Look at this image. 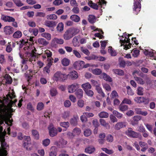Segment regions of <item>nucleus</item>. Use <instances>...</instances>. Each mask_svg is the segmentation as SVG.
Instances as JSON below:
<instances>
[{
    "label": "nucleus",
    "instance_id": "de8ad7c7",
    "mask_svg": "<svg viewBox=\"0 0 156 156\" xmlns=\"http://www.w3.org/2000/svg\"><path fill=\"white\" fill-rule=\"evenodd\" d=\"M91 133L92 131L89 129H87L84 131V135L86 136H90Z\"/></svg>",
    "mask_w": 156,
    "mask_h": 156
},
{
    "label": "nucleus",
    "instance_id": "e2e57ef3",
    "mask_svg": "<svg viewBox=\"0 0 156 156\" xmlns=\"http://www.w3.org/2000/svg\"><path fill=\"white\" fill-rule=\"evenodd\" d=\"M127 89V93L129 95H133L134 93L132 90L131 89L130 87L129 86H127L126 87Z\"/></svg>",
    "mask_w": 156,
    "mask_h": 156
},
{
    "label": "nucleus",
    "instance_id": "f8f14e48",
    "mask_svg": "<svg viewBox=\"0 0 156 156\" xmlns=\"http://www.w3.org/2000/svg\"><path fill=\"white\" fill-rule=\"evenodd\" d=\"M66 76L67 80V79L68 77H69L72 80H75L76 79L78 78L79 76L78 73L75 71L70 72L68 74L66 75Z\"/></svg>",
    "mask_w": 156,
    "mask_h": 156
},
{
    "label": "nucleus",
    "instance_id": "864d4df0",
    "mask_svg": "<svg viewBox=\"0 0 156 156\" xmlns=\"http://www.w3.org/2000/svg\"><path fill=\"white\" fill-rule=\"evenodd\" d=\"M73 133L75 136L79 135L81 132V130L80 128H75L73 130Z\"/></svg>",
    "mask_w": 156,
    "mask_h": 156
},
{
    "label": "nucleus",
    "instance_id": "ea45409f",
    "mask_svg": "<svg viewBox=\"0 0 156 156\" xmlns=\"http://www.w3.org/2000/svg\"><path fill=\"white\" fill-rule=\"evenodd\" d=\"M22 35V33L20 31H17L13 34V37L14 38H20Z\"/></svg>",
    "mask_w": 156,
    "mask_h": 156
},
{
    "label": "nucleus",
    "instance_id": "9d476101",
    "mask_svg": "<svg viewBox=\"0 0 156 156\" xmlns=\"http://www.w3.org/2000/svg\"><path fill=\"white\" fill-rule=\"evenodd\" d=\"M84 62L82 61H76L73 64L74 68L76 69L80 70L84 68Z\"/></svg>",
    "mask_w": 156,
    "mask_h": 156
},
{
    "label": "nucleus",
    "instance_id": "13d9d810",
    "mask_svg": "<svg viewBox=\"0 0 156 156\" xmlns=\"http://www.w3.org/2000/svg\"><path fill=\"white\" fill-rule=\"evenodd\" d=\"M142 103H143L144 105L148 104L150 101L149 98H148L142 97Z\"/></svg>",
    "mask_w": 156,
    "mask_h": 156
},
{
    "label": "nucleus",
    "instance_id": "3c124183",
    "mask_svg": "<svg viewBox=\"0 0 156 156\" xmlns=\"http://www.w3.org/2000/svg\"><path fill=\"white\" fill-rule=\"evenodd\" d=\"M12 1L17 6L21 7L24 5L20 0H12Z\"/></svg>",
    "mask_w": 156,
    "mask_h": 156
},
{
    "label": "nucleus",
    "instance_id": "4468645a",
    "mask_svg": "<svg viewBox=\"0 0 156 156\" xmlns=\"http://www.w3.org/2000/svg\"><path fill=\"white\" fill-rule=\"evenodd\" d=\"M1 19L5 22H14L15 21V19L13 17L4 15H2Z\"/></svg>",
    "mask_w": 156,
    "mask_h": 156
},
{
    "label": "nucleus",
    "instance_id": "a18cd8bd",
    "mask_svg": "<svg viewBox=\"0 0 156 156\" xmlns=\"http://www.w3.org/2000/svg\"><path fill=\"white\" fill-rule=\"evenodd\" d=\"M103 88L107 91H110L111 90V88L109 84L105 83L102 84Z\"/></svg>",
    "mask_w": 156,
    "mask_h": 156
},
{
    "label": "nucleus",
    "instance_id": "774afa93",
    "mask_svg": "<svg viewBox=\"0 0 156 156\" xmlns=\"http://www.w3.org/2000/svg\"><path fill=\"white\" fill-rule=\"evenodd\" d=\"M142 97H136L134 99V101L138 104L142 103Z\"/></svg>",
    "mask_w": 156,
    "mask_h": 156
},
{
    "label": "nucleus",
    "instance_id": "0eeeda50",
    "mask_svg": "<svg viewBox=\"0 0 156 156\" xmlns=\"http://www.w3.org/2000/svg\"><path fill=\"white\" fill-rule=\"evenodd\" d=\"M79 87V84L77 83H74L69 85L68 86V92L70 93H73L76 91Z\"/></svg>",
    "mask_w": 156,
    "mask_h": 156
},
{
    "label": "nucleus",
    "instance_id": "72a5a7b5",
    "mask_svg": "<svg viewBox=\"0 0 156 156\" xmlns=\"http://www.w3.org/2000/svg\"><path fill=\"white\" fill-rule=\"evenodd\" d=\"M144 89L141 87H138L136 90V93L140 96L143 95L144 94Z\"/></svg>",
    "mask_w": 156,
    "mask_h": 156
},
{
    "label": "nucleus",
    "instance_id": "58836bf2",
    "mask_svg": "<svg viewBox=\"0 0 156 156\" xmlns=\"http://www.w3.org/2000/svg\"><path fill=\"white\" fill-rule=\"evenodd\" d=\"M122 103H121L119 107V109L122 112L125 111L128 109V107L126 105H123Z\"/></svg>",
    "mask_w": 156,
    "mask_h": 156
},
{
    "label": "nucleus",
    "instance_id": "5701e85b",
    "mask_svg": "<svg viewBox=\"0 0 156 156\" xmlns=\"http://www.w3.org/2000/svg\"><path fill=\"white\" fill-rule=\"evenodd\" d=\"M85 150V152L89 154H91L94 151L95 148L93 146H90L86 148Z\"/></svg>",
    "mask_w": 156,
    "mask_h": 156
},
{
    "label": "nucleus",
    "instance_id": "37998d69",
    "mask_svg": "<svg viewBox=\"0 0 156 156\" xmlns=\"http://www.w3.org/2000/svg\"><path fill=\"white\" fill-rule=\"evenodd\" d=\"M32 135L34 138L38 139L39 138V135L38 132L36 130H33L32 131Z\"/></svg>",
    "mask_w": 156,
    "mask_h": 156
},
{
    "label": "nucleus",
    "instance_id": "8fccbe9b",
    "mask_svg": "<svg viewBox=\"0 0 156 156\" xmlns=\"http://www.w3.org/2000/svg\"><path fill=\"white\" fill-rule=\"evenodd\" d=\"M140 51L139 50L136 49H134L132 53L133 56L134 57H137L139 55Z\"/></svg>",
    "mask_w": 156,
    "mask_h": 156
},
{
    "label": "nucleus",
    "instance_id": "412c9836",
    "mask_svg": "<svg viewBox=\"0 0 156 156\" xmlns=\"http://www.w3.org/2000/svg\"><path fill=\"white\" fill-rule=\"evenodd\" d=\"M44 24L47 27H53L56 25V23L54 21L48 20L45 22Z\"/></svg>",
    "mask_w": 156,
    "mask_h": 156
},
{
    "label": "nucleus",
    "instance_id": "a878e982",
    "mask_svg": "<svg viewBox=\"0 0 156 156\" xmlns=\"http://www.w3.org/2000/svg\"><path fill=\"white\" fill-rule=\"evenodd\" d=\"M79 37L77 36L74 37L73 40V44L75 47H78L80 45V43L78 41Z\"/></svg>",
    "mask_w": 156,
    "mask_h": 156
},
{
    "label": "nucleus",
    "instance_id": "c9c22d12",
    "mask_svg": "<svg viewBox=\"0 0 156 156\" xmlns=\"http://www.w3.org/2000/svg\"><path fill=\"white\" fill-rule=\"evenodd\" d=\"M70 19L76 22H78L80 20V17L76 15H72L70 17Z\"/></svg>",
    "mask_w": 156,
    "mask_h": 156
},
{
    "label": "nucleus",
    "instance_id": "cd10ccee",
    "mask_svg": "<svg viewBox=\"0 0 156 156\" xmlns=\"http://www.w3.org/2000/svg\"><path fill=\"white\" fill-rule=\"evenodd\" d=\"M57 149L56 147L53 146L51 147V150L52 151L49 153L50 156H56L57 155V152L55 151Z\"/></svg>",
    "mask_w": 156,
    "mask_h": 156
},
{
    "label": "nucleus",
    "instance_id": "aec40b11",
    "mask_svg": "<svg viewBox=\"0 0 156 156\" xmlns=\"http://www.w3.org/2000/svg\"><path fill=\"white\" fill-rule=\"evenodd\" d=\"M23 146L27 151H31L32 149V147L30 142H24L23 144Z\"/></svg>",
    "mask_w": 156,
    "mask_h": 156
},
{
    "label": "nucleus",
    "instance_id": "a19ab883",
    "mask_svg": "<svg viewBox=\"0 0 156 156\" xmlns=\"http://www.w3.org/2000/svg\"><path fill=\"white\" fill-rule=\"evenodd\" d=\"M63 29L64 25L63 23L62 22L59 23L57 27L58 31L59 32H61L63 30Z\"/></svg>",
    "mask_w": 156,
    "mask_h": 156
},
{
    "label": "nucleus",
    "instance_id": "dca6fc26",
    "mask_svg": "<svg viewBox=\"0 0 156 156\" xmlns=\"http://www.w3.org/2000/svg\"><path fill=\"white\" fill-rule=\"evenodd\" d=\"M73 36L69 29L67 30L63 35V37L65 40H68L71 39Z\"/></svg>",
    "mask_w": 156,
    "mask_h": 156
},
{
    "label": "nucleus",
    "instance_id": "39448f33",
    "mask_svg": "<svg viewBox=\"0 0 156 156\" xmlns=\"http://www.w3.org/2000/svg\"><path fill=\"white\" fill-rule=\"evenodd\" d=\"M2 148H0V156H6L7 155L6 150L8 145L5 142V139L2 138L0 141Z\"/></svg>",
    "mask_w": 156,
    "mask_h": 156
},
{
    "label": "nucleus",
    "instance_id": "69168bd1",
    "mask_svg": "<svg viewBox=\"0 0 156 156\" xmlns=\"http://www.w3.org/2000/svg\"><path fill=\"white\" fill-rule=\"evenodd\" d=\"M87 117L86 115L84 114V112L83 113V115L80 117V120L83 122H85L87 121Z\"/></svg>",
    "mask_w": 156,
    "mask_h": 156
},
{
    "label": "nucleus",
    "instance_id": "1a4fd4ad",
    "mask_svg": "<svg viewBox=\"0 0 156 156\" xmlns=\"http://www.w3.org/2000/svg\"><path fill=\"white\" fill-rule=\"evenodd\" d=\"M49 135L51 137H53L56 136L57 133V129L55 128L52 124H50L48 127Z\"/></svg>",
    "mask_w": 156,
    "mask_h": 156
},
{
    "label": "nucleus",
    "instance_id": "b1692460",
    "mask_svg": "<svg viewBox=\"0 0 156 156\" xmlns=\"http://www.w3.org/2000/svg\"><path fill=\"white\" fill-rule=\"evenodd\" d=\"M75 94L78 98L80 99L83 97V91L81 89H78L76 92Z\"/></svg>",
    "mask_w": 156,
    "mask_h": 156
},
{
    "label": "nucleus",
    "instance_id": "2f4dec72",
    "mask_svg": "<svg viewBox=\"0 0 156 156\" xmlns=\"http://www.w3.org/2000/svg\"><path fill=\"white\" fill-rule=\"evenodd\" d=\"M37 42L39 44L43 45H46L48 43L45 39L43 38H39L38 39Z\"/></svg>",
    "mask_w": 156,
    "mask_h": 156
},
{
    "label": "nucleus",
    "instance_id": "f704fd0d",
    "mask_svg": "<svg viewBox=\"0 0 156 156\" xmlns=\"http://www.w3.org/2000/svg\"><path fill=\"white\" fill-rule=\"evenodd\" d=\"M134 78L135 80L139 84L143 85L145 83L144 81L140 77L134 76Z\"/></svg>",
    "mask_w": 156,
    "mask_h": 156
},
{
    "label": "nucleus",
    "instance_id": "ddd939ff",
    "mask_svg": "<svg viewBox=\"0 0 156 156\" xmlns=\"http://www.w3.org/2000/svg\"><path fill=\"white\" fill-rule=\"evenodd\" d=\"M64 43V40L61 38L55 37L52 39L51 41V44L53 45H55L57 44H62Z\"/></svg>",
    "mask_w": 156,
    "mask_h": 156
},
{
    "label": "nucleus",
    "instance_id": "680f3d73",
    "mask_svg": "<svg viewBox=\"0 0 156 156\" xmlns=\"http://www.w3.org/2000/svg\"><path fill=\"white\" fill-rule=\"evenodd\" d=\"M113 113L114 115L119 119H121L122 117V114L115 110H114L113 111Z\"/></svg>",
    "mask_w": 156,
    "mask_h": 156
},
{
    "label": "nucleus",
    "instance_id": "bf43d9fd",
    "mask_svg": "<svg viewBox=\"0 0 156 156\" xmlns=\"http://www.w3.org/2000/svg\"><path fill=\"white\" fill-rule=\"evenodd\" d=\"M47 18L48 20H55L57 19V16L54 14H50L48 15L47 16Z\"/></svg>",
    "mask_w": 156,
    "mask_h": 156
},
{
    "label": "nucleus",
    "instance_id": "5fc2aeb1",
    "mask_svg": "<svg viewBox=\"0 0 156 156\" xmlns=\"http://www.w3.org/2000/svg\"><path fill=\"white\" fill-rule=\"evenodd\" d=\"M44 108V105L42 102H39L37 105V109L38 111L42 110Z\"/></svg>",
    "mask_w": 156,
    "mask_h": 156
},
{
    "label": "nucleus",
    "instance_id": "393cba45",
    "mask_svg": "<svg viewBox=\"0 0 156 156\" xmlns=\"http://www.w3.org/2000/svg\"><path fill=\"white\" fill-rule=\"evenodd\" d=\"M73 36L78 34L80 31L79 29L76 28H72L69 29Z\"/></svg>",
    "mask_w": 156,
    "mask_h": 156
},
{
    "label": "nucleus",
    "instance_id": "f03ea898",
    "mask_svg": "<svg viewBox=\"0 0 156 156\" xmlns=\"http://www.w3.org/2000/svg\"><path fill=\"white\" fill-rule=\"evenodd\" d=\"M20 46L25 45L24 50L25 51V53L27 58V59L22 60V63L23 65H26L28 60L33 64L37 57L35 48L32 46L30 43L28 42V40L23 39L20 41Z\"/></svg>",
    "mask_w": 156,
    "mask_h": 156
},
{
    "label": "nucleus",
    "instance_id": "20e7f679",
    "mask_svg": "<svg viewBox=\"0 0 156 156\" xmlns=\"http://www.w3.org/2000/svg\"><path fill=\"white\" fill-rule=\"evenodd\" d=\"M52 79L56 82H64L67 80L66 74L60 71H57L54 74Z\"/></svg>",
    "mask_w": 156,
    "mask_h": 156
},
{
    "label": "nucleus",
    "instance_id": "e433bc0d",
    "mask_svg": "<svg viewBox=\"0 0 156 156\" xmlns=\"http://www.w3.org/2000/svg\"><path fill=\"white\" fill-rule=\"evenodd\" d=\"M41 35L42 37H44L48 41L51 40V34L48 33H43L41 34Z\"/></svg>",
    "mask_w": 156,
    "mask_h": 156
},
{
    "label": "nucleus",
    "instance_id": "c756f323",
    "mask_svg": "<svg viewBox=\"0 0 156 156\" xmlns=\"http://www.w3.org/2000/svg\"><path fill=\"white\" fill-rule=\"evenodd\" d=\"M92 73L96 75H101L102 73V71L101 69L98 68H96L91 70Z\"/></svg>",
    "mask_w": 156,
    "mask_h": 156
},
{
    "label": "nucleus",
    "instance_id": "4be33fe9",
    "mask_svg": "<svg viewBox=\"0 0 156 156\" xmlns=\"http://www.w3.org/2000/svg\"><path fill=\"white\" fill-rule=\"evenodd\" d=\"M125 123L122 122H119L117 123L115 126L114 128L115 130H119L121 128L125 126Z\"/></svg>",
    "mask_w": 156,
    "mask_h": 156
},
{
    "label": "nucleus",
    "instance_id": "4d7b16f0",
    "mask_svg": "<svg viewBox=\"0 0 156 156\" xmlns=\"http://www.w3.org/2000/svg\"><path fill=\"white\" fill-rule=\"evenodd\" d=\"M50 140L48 139H46L42 141V144L44 147L48 146L50 144Z\"/></svg>",
    "mask_w": 156,
    "mask_h": 156
},
{
    "label": "nucleus",
    "instance_id": "423d86ee",
    "mask_svg": "<svg viewBox=\"0 0 156 156\" xmlns=\"http://www.w3.org/2000/svg\"><path fill=\"white\" fill-rule=\"evenodd\" d=\"M3 79L2 81H0V84L4 85L10 84L12 82V79L10 75L8 74H5L3 76Z\"/></svg>",
    "mask_w": 156,
    "mask_h": 156
},
{
    "label": "nucleus",
    "instance_id": "c85d7f7f",
    "mask_svg": "<svg viewBox=\"0 0 156 156\" xmlns=\"http://www.w3.org/2000/svg\"><path fill=\"white\" fill-rule=\"evenodd\" d=\"M50 93L51 96L54 97L58 94V92L55 88L52 87L50 90Z\"/></svg>",
    "mask_w": 156,
    "mask_h": 156
},
{
    "label": "nucleus",
    "instance_id": "6e6d98bb",
    "mask_svg": "<svg viewBox=\"0 0 156 156\" xmlns=\"http://www.w3.org/2000/svg\"><path fill=\"white\" fill-rule=\"evenodd\" d=\"M99 122L100 124L102 126L105 127L108 126L109 127V125L108 123H107L105 120L103 119H101L99 120Z\"/></svg>",
    "mask_w": 156,
    "mask_h": 156
},
{
    "label": "nucleus",
    "instance_id": "603ef678",
    "mask_svg": "<svg viewBox=\"0 0 156 156\" xmlns=\"http://www.w3.org/2000/svg\"><path fill=\"white\" fill-rule=\"evenodd\" d=\"M88 5L90 7L95 9H97L98 8V5L97 4L93 3L92 2H89Z\"/></svg>",
    "mask_w": 156,
    "mask_h": 156
},
{
    "label": "nucleus",
    "instance_id": "49530a36",
    "mask_svg": "<svg viewBox=\"0 0 156 156\" xmlns=\"http://www.w3.org/2000/svg\"><path fill=\"white\" fill-rule=\"evenodd\" d=\"M106 139L107 142L112 143L114 140L113 136L111 134H108L106 136Z\"/></svg>",
    "mask_w": 156,
    "mask_h": 156
},
{
    "label": "nucleus",
    "instance_id": "79ce46f5",
    "mask_svg": "<svg viewBox=\"0 0 156 156\" xmlns=\"http://www.w3.org/2000/svg\"><path fill=\"white\" fill-rule=\"evenodd\" d=\"M88 19L89 22L91 23H95L96 20L95 17L93 15H89Z\"/></svg>",
    "mask_w": 156,
    "mask_h": 156
},
{
    "label": "nucleus",
    "instance_id": "7ed1b4c3",
    "mask_svg": "<svg viewBox=\"0 0 156 156\" xmlns=\"http://www.w3.org/2000/svg\"><path fill=\"white\" fill-rule=\"evenodd\" d=\"M129 35H127L126 33H124L122 37H119L120 42L122 45L124 46V48L126 50L131 47V44L129 43Z\"/></svg>",
    "mask_w": 156,
    "mask_h": 156
},
{
    "label": "nucleus",
    "instance_id": "052dcab7",
    "mask_svg": "<svg viewBox=\"0 0 156 156\" xmlns=\"http://www.w3.org/2000/svg\"><path fill=\"white\" fill-rule=\"evenodd\" d=\"M73 54L78 58H80L81 56L80 52L74 49L73 51Z\"/></svg>",
    "mask_w": 156,
    "mask_h": 156
},
{
    "label": "nucleus",
    "instance_id": "f3484780",
    "mask_svg": "<svg viewBox=\"0 0 156 156\" xmlns=\"http://www.w3.org/2000/svg\"><path fill=\"white\" fill-rule=\"evenodd\" d=\"M100 77L101 79H103L104 80L107 81L109 82H112V78L105 73H102L100 75Z\"/></svg>",
    "mask_w": 156,
    "mask_h": 156
},
{
    "label": "nucleus",
    "instance_id": "09e8293b",
    "mask_svg": "<svg viewBox=\"0 0 156 156\" xmlns=\"http://www.w3.org/2000/svg\"><path fill=\"white\" fill-rule=\"evenodd\" d=\"M81 51L85 55H89L90 54V52L89 51L87 48H84L83 47H80Z\"/></svg>",
    "mask_w": 156,
    "mask_h": 156
},
{
    "label": "nucleus",
    "instance_id": "f257e3e1",
    "mask_svg": "<svg viewBox=\"0 0 156 156\" xmlns=\"http://www.w3.org/2000/svg\"><path fill=\"white\" fill-rule=\"evenodd\" d=\"M14 97V95L8 94L3 101L0 100V120L6 121L10 119L12 115L11 113L14 110L11 107L16 101V100L13 101L12 100Z\"/></svg>",
    "mask_w": 156,
    "mask_h": 156
},
{
    "label": "nucleus",
    "instance_id": "2eb2a0df",
    "mask_svg": "<svg viewBox=\"0 0 156 156\" xmlns=\"http://www.w3.org/2000/svg\"><path fill=\"white\" fill-rule=\"evenodd\" d=\"M4 32L6 35H10L13 32V28L10 26H6L3 29Z\"/></svg>",
    "mask_w": 156,
    "mask_h": 156
},
{
    "label": "nucleus",
    "instance_id": "0e129e2a",
    "mask_svg": "<svg viewBox=\"0 0 156 156\" xmlns=\"http://www.w3.org/2000/svg\"><path fill=\"white\" fill-rule=\"evenodd\" d=\"M108 52L112 56H115L117 55L116 52L115 50H113L110 47H109L108 49Z\"/></svg>",
    "mask_w": 156,
    "mask_h": 156
},
{
    "label": "nucleus",
    "instance_id": "a211bd4d",
    "mask_svg": "<svg viewBox=\"0 0 156 156\" xmlns=\"http://www.w3.org/2000/svg\"><path fill=\"white\" fill-rule=\"evenodd\" d=\"M135 111L137 114L141 115H142L145 116L147 115L148 113L147 111H142L140 108H135Z\"/></svg>",
    "mask_w": 156,
    "mask_h": 156
},
{
    "label": "nucleus",
    "instance_id": "473e14b6",
    "mask_svg": "<svg viewBox=\"0 0 156 156\" xmlns=\"http://www.w3.org/2000/svg\"><path fill=\"white\" fill-rule=\"evenodd\" d=\"M70 60L68 58H64L62 59L61 63L64 66H68L69 64Z\"/></svg>",
    "mask_w": 156,
    "mask_h": 156
},
{
    "label": "nucleus",
    "instance_id": "c03bdc74",
    "mask_svg": "<svg viewBox=\"0 0 156 156\" xmlns=\"http://www.w3.org/2000/svg\"><path fill=\"white\" fill-rule=\"evenodd\" d=\"M101 150L107 154H111L114 153V151L112 149H108L106 148H102Z\"/></svg>",
    "mask_w": 156,
    "mask_h": 156
},
{
    "label": "nucleus",
    "instance_id": "6e6552de",
    "mask_svg": "<svg viewBox=\"0 0 156 156\" xmlns=\"http://www.w3.org/2000/svg\"><path fill=\"white\" fill-rule=\"evenodd\" d=\"M126 134L128 136L134 138H138L140 136L141 137V135L139 133L135 132L132 130L131 128H129L126 132Z\"/></svg>",
    "mask_w": 156,
    "mask_h": 156
},
{
    "label": "nucleus",
    "instance_id": "338daca9",
    "mask_svg": "<svg viewBox=\"0 0 156 156\" xmlns=\"http://www.w3.org/2000/svg\"><path fill=\"white\" fill-rule=\"evenodd\" d=\"M60 125L61 126L66 128H67L69 126V124L68 122H61L60 123Z\"/></svg>",
    "mask_w": 156,
    "mask_h": 156
},
{
    "label": "nucleus",
    "instance_id": "9b49d317",
    "mask_svg": "<svg viewBox=\"0 0 156 156\" xmlns=\"http://www.w3.org/2000/svg\"><path fill=\"white\" fill-rule=\"evenodd\" d=\"M133 10L136 12H139L141 9L140 0H134Z\"/></svg>",
    "mask_w": 156,
    "mask_h": 156
},
{
    "label": "nucleus",
    "instance_id": "7c9ffc66",
    "mask_svg": "<svg viewBox=\"0 0 156 156\" xmlns=\"http://www.w3.org/2000/svg\"><path fill=\"white\" fill-rule=\"evenodd\" d=\"M96 89L97 92L99 93L101 96L103 97H105V94L102 91V89L99 86L96 85Z\"/></svg>",
    "mask_w": 156,
    "mask_h": 156
},
{
    "label": "nucleus",
    "instance_id": "6ab92c4d",
    "mask_svg": "<svg viewBox=\"0 0 156 156\" xmlns=\"http://www.w3.org/2000/svg\"><path fill=\"white\" fill-rule=\"evenodd\" d=\"M81 87L85 91L88 90L90 89L91 88V86L88 82H87L81 85Z\"/></svg>",
    "mask_w": 156,
    "mask_h": 156
},
{
    "label": "nucleus",
    "instance_id": "4c0bfd02",
    "mask_svg": "<svg viewBox=\"0 0 156 156\" xmlns=\"http://www.w3.org/2000/svg\"><path fill=\"white\" fill-rule=\"evenodd\" d=\"M108 114L105 112H102L98 114V116L100 118H107L108 117Z\"/></svg>",
    "mask_w": 156,
    "mask_h": 156
},
{
    "label": "nucleus",
    "instance_id": "bb28decb",
    "mask_svg": "<svg viewBox=\"0 0 156 156\" xmlns=\"http://www.w3.org/2000/svg\"><path fill=\"white\" fill-rule=\"evenodd\" d=\"M112 71L114 73L119 76H123L124 73L123 70L119 69H114L112 70Z\"/></svg>",
    "mask_w": 156,
    "mask_h": 156
}]
</instances>
